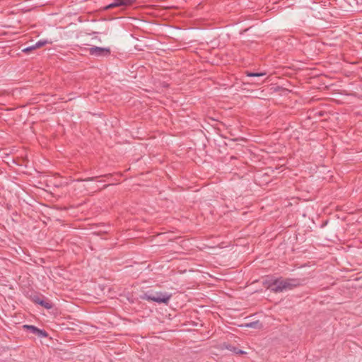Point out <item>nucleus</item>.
I'll list each match as a JSON object with an SVG mask.
<instances>
[{
	"instance_id": "11",
	"label": "nucleus",
	"mask_w": 362,
	"mask_h": 362,
	"mask_svg": "<svg viewBox=\"0 0 362 362\" xmlns=\"http://www.w3.org/2000/svg\"><path fill=\"white\" fill-rule=\"evenodd\" d=\"M122 6H130L136 1V0H120Z\"/></svg>"
},
{
	"instance_id": "6",
	"label": "nucleus",
	"mask_w": 362,
	"mask_h": 362,
	"mask_svg": "<svg viewBox=\"0 0 362 362\" xmlns=\"http://www.w3.org/2000/svg\"><path fill=\"white\" fill-rule=\"evenodd\" d=\"M118 6H122V1H120V0H114V1L112 3L105 6L104 9L110 10L112 8L118 7Z\"/></svg>"
},
{
	"instance_id": "1",
	"label": "nucleus",
	"mask_w": 362,
	"mask_h": 362,
	"mask_svg": "<svg viewBox=\"0 0 362 362\" xmlns=\"http://www.w3.org/2000/svg\"><path fill=\"white\" fill-rule=\"evenodd\" d=\"M303 280L299 279H276L271 285L270 288L275 293L291 290L303 284Z\"/></svg>"
},
{
	"instance_id": "10",
	"label": "nucleus",
	"mask_w": 362,
	"mask_h": 362,
	"mask_svg": "<svg viewBox=\"0 0 362 362\" xmlns=\"http://www.w3.org/2000/svg\"><path fill=\"white\" fill-rule=\"evenodd\" d=\"M259 321H256V322H250V323H247L245 325V327H249V328H258L259 327Z\"/></svg>"
},
{
	"instance_id": "5",
	"label": "nucleus",
	"mask_w": 362,
	"mask_h": 362,
	"mask_svg": "<svg viewBox=\"0 0 362 362\" xmlns=\"http://www.w3.org/2000/svg\"><path fill=\"white\" fill-rule=\"evenodd\" d=\"M35 302L47 309H50L52 308V303L46 300H42L38 297L36 298Z\"/></svg>"
},
{
	"instance_id": "4",
	"label": "nucleus",
	"mask_w": 362,
	"mask_h": 362,
	"mask_svg": "<svg viewBox=\"0 0 362 362\" xmlns=\"http://www.w3.org/2000/svg\"><path fill=\"white\" fill-rule=\"evenodd\" d=\"M23 327L24 329L29 330L31 333L37 335L40 338H45L48 336L45 330L40 329L34 325H24Z\"/></svg>"
},
{
	"instance_id": "13",
	"label": "nucleus",
	"mask_w": 362,
	"mask_h": 362,
	"mask_svg": "<svg viewBox=\"0 0 362 362\" xmlns=\"http://www.w3.org/2000/svg\"><path fill=\"white\" fill-rule=\"evenodd\" d=\"M236 354H245L246 352L243 351V350H240V349H237V351L235 353Z\"/></svg>"
},
{
	"instance_id": "7",
	"label": "nucleus",
	"mask_w": 362,
	"mask_h": 362,
	"mask_svg": "<svg viewBox=\"0 0 362 362\" xmlns=\"http://www.w3.org/2000/svg\"><path fill=\"white\" fill-rule=\"evenodd\" d=\"M246 76L249 77H260L264 76L266 75L265 72H250V71H246Z\"/></svg>"
},
{
	"instance_id": "14",
	"label": "nucleus",
	"mask_w": 362,
	"mask_h": 362,
	"mask_svg": "<svg viewBox=\"0 0 362 362\" xmlns=\"http://www.w3.org/2000/svg\"><path fill=\"white\" fill-rule=\"evenodd\" d=\"M97 177H88L87 179L85 180V181H93L94 180H95Z\"/></svg>"
},
{
	"instance_id": "2",
	"label": "nucleus",
	"mask_w": 362,
	"mask_h": 362,
	"mask_svg": "<svg viewBox=\"0 0 362 362\" xmlns=\"http://www.w3.org/2000/svg\"><path fill=\"white\" fill-rule=\"evenodd\" d=\"M171 298V294L163 292L153 293H145L141 296L142 300H146L148 301H153L158 303L168 304Z\"/></svg>"
},
{
	"instance_id": "8",
	"label": "nucleus",
	"mask_w": 362,
	"mask_h": 362,
	"mask_svg": "<svg viewBox=\"0 0 362 362\" xmlns=\"http://www.w3.org/2000/svg\"><path fill=\"white\" fill-rule=\"evenodd\" d=\"M47 43H49V42L47 40H40L34 45H35V49H37V48H40L41 47L45 46Z\"/></svg>"
},
{
	"instance_id": "9",
	"label": "nucleus",
	"mask_w": 362,
	"mask_h": 362,
	"mask_svg": "<svg viewBox=\"0 0 362 362\" xmlns=\"http://www.w3.org/2000/svg\"><path fill=\"white\" fill-rule=\"evenodd\" d=\"M223 348H224L227 350H229L235 354L236 353L237 349H238V348L235 347L234 346H233L231 344H223Z\"/></svg>"
},
{
	"instance_id": "3",
	"label": "nucleus",
	"mask_w": 362,
	"mask_h": 362,
	"mask_svg": "<svg viewBox=\"0 0 362 362\" xmlns=\"http://www.w3.org/2000/svg\"><path fill=\"white\" fill-rule=\"evenodd\" d=\"M88 53L95 57H107L111 54V50L109 47L93 46L88 49Z\"/></svg>"
},
{
	"instance_id": "12",
	"label": "nucleus",
	"mask_w": 362,
	"mask_h": 362,
	"mask_svg": "<svg viewBox=\"0 0 362 362\" xmlns=\"http://www.w3.org/2000/svg\"><path fill=\"white\" fill-rule=\"evenodd\" d=\"M33 49H35V45H32V46H29V47H27L25 48H24L23 49V52H25V53H28L30 51H32Z\"/></svg>"
}]
</instances>
